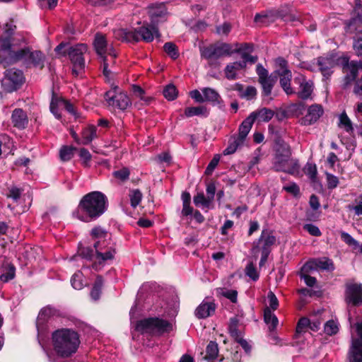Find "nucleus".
Here are the masks:
<instances>
[{"label": "nucleus", "instance_id": "nucleus-53", "mask_svg": "<svg viewBox=\"0 0 362 362\" xmlns=\"http://www.w3.org/2000/svg\"><path fill=\"white\" fill-rule=\"evenodd\" d=\"M305 173L309 177L310 180L314 181L317 176V168L315 164L307 163L305 167Z\"/></svg>", "mask_w": 362, "mask_h": 362}, {"label": "nucleus", "instance_id": "nucleus-7", "mask_svg": "<svg viewBox=\"0 0 362 362\" xmlns=\"http://www.w3.org/2000/svg\"><path fill=\"white\" fill-rule=\"evenodd\" d=\"M173 325L169 322L158 317H149L139 320L135 325V330L141 334L151 335L169 332Z\"/></svg>", "mask_w": 362, "mask_h": 362}, {"label": "nucleus", "instance_id": "nucleus-13", "mask_svg": "<svg viewBox=\"0 0 362 362\" xmlns=\"http://www.w3.org/2000/svg\"><path fill=\"white\" fill-rule=\"evenodd\" d=\"M105 100L110 105L122 110H126L131 105V100L126 93H116L115 90L107 91L105 93Z\"/></svg>", "mask_w": 362, "mask_h": 362}, {"label": "nucleus", "instance_id": "nucleus-32", "mask_svg": "<svg viewBox=\"0 0 362 362\" xmlns=\"http://www.w3.org/2000/svg\"><path fill=\"white\" fill-rule=\"evenodd\" d=\"M338 127L349 134H351L354 132L353 123L345 111L339 116Z\"/></svg>", "mask_w": 362, "mask_h": 362}, {"label": "nucleus", "instance_id": "nucleus-35", "mask_svg": "<svg viewBox=\"0 0 362 362\" xmlns=\"http://www.w3.org/2000/svg\"><path fill=\"white\" fill-rule=\"evenodd\" d=\"M259 240V242H263V246L262 249L269 250V247L274 244L276 238L268 231L263 230Z\"/></svg>", "mask_w": 362, "mask_h": 362}, {"label": "nucleus", "instance_id": "nucleus-19", "mask_svg": "<svg viewBox=\"0 0 362 362\" xmlns=\"http://www.w3.org/2000/svg\"><path fill=\"white\" fill-rule=\"evenodd\" d=\"M115 57L116 54L113 49L110 50L107 55L101 57L103 59V74L107 78H110L116 72L115 69L113 67L115 64Z\"/></svg>", "mask_w": 362, "mask_h": 362}, {"label": "nucleus", "instance_id": "nucleus-49", "mask_svg": "<svg viewBox=\"0 0 362 362\" xmlns=\"http://www.w3.org/2000/svg\"><path fill=\"white\" fill-rule=\"evenodd\" d=\"M76 151V148L69 146H63L59 152L60 158L63 161H68L71 159L74 156V151Z\"/></svg>", "mask_w": 362, "mask_h": 362}, {"label": "nucleus", "instance_id": "nucleus-22", "mask_svg": "<svg viewBox=\"0 0 362 362\" xmlns=\"http://www.w3.org/2000/svg\"><path fill=\"white\" fill-rule=\"evenodd\" d=\"M360 67V64L354 62L348 63L344 66L343 70L346 74L344 77L345 86L349 85L356 79Z\"/></svg>", "mask_w": 362, "mask_h": 362}, {"label": "nucleus", "instance_id": "nucleus-11", "mask_svg": "<svg viewBox=\"0 0 362 362\" xmlns=\"http://www.w3.org/2000/svg\"><path fill=\"white\" fill-rule=\"evenodd\" d=\"M358 338H352L349 351V362H362V322L356 324Z\"/></svg>", "mask_w": 362, "mask_h": 362}, {"label": "nucleus", "instance_id": "nucleus-64", "mask_svg": "<svg viewBox=\"0 0 362 362\" xmlns=\"http://www.w3.org/2000/svg\"><path fill=\"white\" fill-rule=\"evenodd\" d=\"M341 240L349 247H352L354 244H356V240L352 238L348 233L341 232Z\"/></svg>", "mask_w": 362, "mask_h": 362}, {"label": "nucleus", "instance_id": "nucleus-30", "mask_svg": "<svg viewBox=\"0 0 362 362\" xmlns=\"http://www.w3.org/2000/svg\"><path fill=\"white\" fill-rule=\"evenodd\" d=\"M280 76V85L287 95H291L294 93V90L291 86V81L292 78V74L291 71H286V73L279 74Z\"/></svg>", "mask_w": 362, "mask_h": 362}, {"label": "nucleus", "instance_id": "nucleus-10", "mask_svg": "<svg viewBox=\"0 0 362 362\" xmlns=\"http://www.w3.org/2000/svg\"><path fill=\"white\" fill-rule=\"evenodd\" d=\"M23 74L21 70L10 69L5 71L1 81L4 90L11 93L18 89L24 82Z\"/></svg>", "mask_w": 362, "mask_h": 362}, {"label": "nucleus", "instance_id": "nucleus-15", "mask_svg": "<svg viewBox=\"0 0 362 362\" xmlns=\"http://www.w3.org/2000/svg\"><path fill=\"white\" fill-rule=\"evenodd\" d=\"M339 59V57L334 53L317 59V64L324 76L329 77L331 75L332 69L338 64Z\"/></svg>", "mask_w": 362, "mask_h": 362}, {"label": "nucleus", "instance_id": "nucleus-25", "mask_svg": "<svg viewBox=\"0 0 362 362\" xmlns=\"http://www.w3.org/2000/svg\"><path fill=\"white\" fill-rule=\"evenodd\" d=\"M94 47L97 54L100 57L106 56L112 48L108 49L107 41L104 35L101 34H97L95 37Z\"/></svg>", "mask_w": 362, "mask_h": 362}, {"label": "nucleus", "instance_id": "nucleus-56", "mask_svg": "<svg viewBox=\"0 0 362 362\" xmlns=\"http://www.w3.org/2000/svg\"><path fill=\"white\" fill-rule=\"evenodd\" d=\"M245 273L247 276L251 278L253 281H257L259 279V274L252 263H250L247 265L245 268Z\"/></svg>", "mask_w": 362, "mask_h": 362}, {"label": "nucleus", "instance_id": "nucleus-28", "mask_svg": "<svg viewBox=\"0 0 362 362\" xmlns=\"http://www.w3.org/2000/svg\"><path fill=\"white\" fill-rule=\"evenodd\" d=\"M273 110L264 107L257 111L252 112L250 116L255 121L258 119L260 122H269L274 116Z\"/></svg>", "mask_w": 362, "mask_h": 362}, {"label": "nucleus", "instance_id": "nucleus-12", "mask_svg": "<svg viewBox=\"0 0 362 362\" xmlns=\"http://www.w3.org/2000/svg\"><path fill=\"white\" fill-rule=\"evenodd\" d=\"M257 74L259 77V82L262 87V93L264 95H269L272 88L276 82L277 77L276 75H268V71L264 67L259 64L257 65Z\"/></svg>", "mask_w": 362, "mask_h": 362}, {"label": "nucleus", "instance_id": "nucleus-44", "mask_svg": "<svg viewBox=\"0 0 362 362\" xmlns=\"http://www.w3.org/2000/svg\"><path fill=\"white\" fill-rule=\"evenodd\" d=\"M15 270L13 265L8 264L5 267L4 273L0 275V280L3 282H8L13 279L15 276Z\"/></svg>", "mask_w": 362, "mask_h": 362}, {"label": "nucleus", "instance_id": "nucleus-62", "mask_svg": "<svg viewBox=\"0 0 362 362\" xmlns=\"http://www.w3.org/2000/svg\"><path fill=\"white\" fill-rule=\"evenodd\" d=\"M231 25L224 23L223 25L216 27V33L220 35H228L230 32Z\"/></svg>", "mask_w": 362, "mask_h": 362}, {"label": "nucleus", "instance_id": "nucleus-45", "mask_svg": "<svg viewBox=\"0 0 362 362\" xmlns=\"http://www.w3.org/2000/svg\"><path fill=\"white\" fill-rule=\"evenodd\" d=\"M238 320L235 318H231L228 325L229 332L231 337L235 340L241 337V333L238 329Z\"/></svg>", "mask_w": 362, "mask_h": 362}, {"label": "nucleus", "instance_id": "nucleus-52", "mask_svg": "<svg viewBox=\"0 0 362 362\" xmlns=\"http://www.w3.org/2000/svg\"><path fill=\"white\" fill-rule=\"evenodd\" d=\"M313 271H316L315 264H314L313 260L311 259L307 262L301 268L299 275H309Z\"/></svg>", "mask_w": 362, "mask_h": 362}, {"label": "nucleus", "instance_id": "nucleus-34", "mask_svg": "<svg viewBox=\"0 0 362 362\" xmlns=\"http://www.w3.org/2000/svg\"><path fill=\"white\" fill-rule=\"evenodd\" d=\"M202 91L204 95V101L219 102L221 96L216 90L211 88H204Z\"/></svg>", "mask_w": 362, "mask_h": 362}, {"label": "nucleus", "instance_id": "nucleus-26", "mask_svg": "<svg viewBox=\"0 0 362 362\" xmlns=\"http://www.w3.org/2000/svg\"><path fill=\"white\" fill-rule=\"evenodd\" d=\"M245 67V62H235L228 64L224 70L226 77L228 80H235L237 78V72Z\"/></svg>", "mask_w": 362, "mask_h": 362}, {"label": "nucleus", "instance_id": "nucleus-50", "mask_svg": "<svg viewBox=\"0 0 362 362\" xmlns=\"http://www.w3.org/2000/svg\"><path fill=\"white\" fill-rule=\"evenodd\" d=\"M163 95L168 100H173L177 96V91L175 86L168 85L163 90Z\"/></svg>", "mask_w": 362, "mask_h": 362}, {"label": "nucleus", "instance_id": "nucleus-54", "mask_svg": "<svg viewBox=\"0 0 362 362\" xmlns=\"http://www.w3.org/2000/svg\"><path fill=\"white\" fill-rule=\"evenodd\" d=\"M132 90L133 94L139 98L141 100L144 101L145 103H147L148 99L144 96V90L141 88L139 86L133 85L132 87Z\"/></svg>", "mask_w": 362, "mask_h": 362}, {"label": "nucleus", "instance_id": "nucleus-61", "mask_svg": "<svg viewBox=\"0 0 362 362\" xmlns=\"http://www.w3.org/2000/svg\"><path fill=\"white\" fill-rule=\"evenodd\" d=\"M303 228L308 231L310 235H313V236H320L321 235V232L319 229V228L313 224H311V223H309V224H305L304 226H303Z\"/></svg>", "mask_w": 362, "mask_h": 362}, {"label": "nucleus", "instance_id": "nucleus-17", "mask_svg": "<svg viewBox=\"0 0 362 362\" xmlns=\"http://www.w3.org/2000/svg\"><path fill=\"white\" fill-rule=\"evenodd\" d=\"M346 298L348 303L358 306L362 304V286L352 284L347 287Z\"/></svg>", "mask_w": 362, "mask_h": 362}, {"label": "nucleus", "instance_id": "nucleus-1", "mask_svg": "<svg viewBox=\"0 0 362 362\" xmlns=\"http://www.w3.org/2000/svg\"><path fill=\"white\" fill-rule=\"evenodd\" d=\"M16 29L13 22L6 23L4 28V33L0 36V64L6 67L23 61L26 64H33L35 66L42 65L44 55L40 51L32 52L28 47L18 48L21 43H25V37H12Z\"/></svg>", "mask_w": 362, "mask_h": 362}, {"label": "nucleus", "instance_id": "nucleus-21", "mask_svg": "<svg viewBox=\"0 0 362 362\" xmlns=\"http://www.w3.org/2000/svg\"><path fill=\"white\" fill-rule=\"evenodd\" d=\"M55 105H57L63 109H65L67 112L74 115H76V112L73 105L70 103L69 101L64 100L62 98L52 99L50 103V111L57 119H59L61 117V115L57 111H55Z\"/></svg>", "mask_w": 362, "mask_h": 362}, {"label": "nucleus", "instance_id": "nucleus-37", "mask_svg": "<svg viewBox=\"0 0 362 362\" xmlns=\"http://www.w3.org/2000/svg\"><path fill=\"white\" fill-rule=\"evenodd\" d=\"M193 201L195 206L204 208H209L211 204V200H209V198L205 197L203 192L197 193L194 197Z\"/></svg>", "mask_w": 362, "mask_h": 362}, {"label": "nucleus", "instance_id": "nucleus-3", "mask_svg": "<svg viewBox=\"0 0 362 362\" xmlns=\"http://www.w3.org/2000/svg\"><path fill=\"white\" fill-rule=\"evenodd\" d=\"M106 209V196L100 192L95 191L83 197L75 215L79 220L89 222L100 216Z\"/></svg>", "mask_w": 362, "mask_h": 362}, {"label": "nucleus", "instance_id": "nucleus-6", "mask_svg": "<svg viewBox=\"0 0 362 362\" xmlns=\"http://www.w3.org/2000/svg\"><path fill=\"white\" fill-rule=\"evenodd\" d=\"M273 168L276 171L297 175L300 173L298 160L291 157L290 146L286 144H279L273 160Z\"/></svg>", "mask_w": 362, "mask_h": 362}, {"label": "nucleus", "instance_id": "nucleus-5", "mask_svg": "<svg viewBox=\"0 0 362 362\" xmlns=\"http://www.w3.org/2000/svg\"><path fill=\"white\" fill-rule=\"evenodd\" d=\"M114 36L116 39L127 42H137L143 40L146 42H152L155 37L160 36L156 25L151 23V25H143L139 28L130 30L118 28L114 30Z\"/></svg>", "mask_w": 362, "mask_h": 362}, {"label": "nucleus", "instance_id": "nucleus-23", "mask_svg": "<svg viewBox=\"0 0 362 362\" xmlns=\"http://www.w3.org/2000/svg\"><path fill=\"white\" fill-rule=\"evenodd\" d=\"M12 122L14 127L18 129H24L28 123L26 113L20 108L15 109L11 116Z\"/></svg>", "mask_w": 362, "mask_h": 362}, {"label": "nucleus", "instance_id": "nucleus-42", "mask_svg": "<svg viewBox=\"0 0 362 362\" xmlns=\"http://www.w3.org/2000/svg\"><path fill=\"white\" fill-rule=\"evenodd\" d=\"M243 144V141H240L238 137L233 138L230 140L229 145L224 150V155H230L235 152L238 146Z\"/></svg>", "mask_w": 362, "mask_h": 362}, {"label": "nucleus", "instance_id": "nucleus-4", "mask_svg": "<svg viewBox=\"0 0 362 362\" xmlns=\"http://www.w3.org/2000/svg\"><path fill=\"white\" fill-rule=\"evenodd\" d=\"M53 349L61 358H68L74 354L80 344L78 334L71 329L62 328L52 334Z\"/></svg>", "mask_w": 362, "mask_h": 362}, {"label": "nucleus", "instance_id": "nucleus-16", "mask_svg": "<svg viewBox=\"0 0 362 362\" xmlns=\"http://www.w3.org/2000/svg\"><path fill=\"white\" fill-rule=\"evenodd\" d=\"M148 13L151 18V23L157 25L159 23L167 19V8L163 4H153L148 7Z\"/></svg>", "mask_w": 362, "mask_h": 362}, {"label": "nucleus", "instance_id": "nucleus-27", "mask_svg": "<svg viewBox=\"0 0 362 362\" xmlns=\"http://www.w3.org/2000/svg\"><path fill=\"white\" fill-rule=\"evenodd\" d=\"M354 11L357 13L358 17L352 18L349 23V28L350 30H354L355 31L361 32V28H358L356 25L358 22L362 23V0L355 1Z\"/></svg>", "mask_w": 362, "mask_h": 362}, {"label": "nucleus", "instance_id": "nucleus-63", "mask_svg": "<svg viewBox=\"0 0 362 362\" xmlns=\"http://www.w3.org/2000/svg\"><path fill=\"white\" fill-rule=\"evenodd\" d=\"M257 95V90L253 86H248L245 90L241 93V97L245 98L247 100L252 99Z\"/></svg>", "mask_w": 362, "mask_h": 362}, {"label": "nucleus", "instance_id": "nucleus-47", "mask_svg": "<svg viewBox=\"0 0 362 362\" xmlns=\"http://www.w3.org/2000/svg\"><path fill=\"white\" fill-rule=\"evenodd\" d=\"M165 52L173 59L179 57V52L177 46L173 42H166L163 45Z\"/></svg>", "mask_w": 362, "mask_h": 362}, {"label": "nucleus", "instance_id": "nucleus-9", "mask_svg": "<svg viewBox=\"0 0 362 362\" xmlns=\"http://www.w3.org/2000/svg\"><path fill=\"white\" fill-rule=\"evenodd\" d=\"M233 45L221 42L211 45L201 49V56L208 60L218 59L223 56H230L233 52Z\"/></svg>", "mask_w": 362, "mask_h": 362}, {"label": "nucleus", "instance_id": "nucleus-51", "mask_svg": "<svg viewBox=\"0 0 362 362\" xmlns=\"http://www.w3.org/2000/svg\"><path fill=\"white\" fill-rule=\"evenodd\" d=\"M310 320L307 317H302L299 320L296 326V336L306 332L309 327Z\"/></svg>", "mask_w": 362, "mask_h": 362}, {"label": "nucleus", "instance_id": "nucleus-58", "mask_svg": "<svg viewBox=\"0 0 362 362\" xmlns=\"http://www.w3.org/2000/svg\"><path fill=\"white\" fill-rule=\"evenodd\" d=\"M276 64L279 67V69L276 70V74H284L286 73V71H290L288 69V62L282 57H279L276 59Z\"/></svg>", "mask_w": 362, "mask_h": 362}, {"label": "nucleus", "instance_id": "nucleus-39", "mask_svg": "<svg viewBox=\"0 0 362 362\" xmlns=\"http://www.w3.org/2000/svg\"><path fill=\"white\" fill-rule=\"evenodd\" d=\"M339 331V323L334 320H328L324 326V332L327 335H334L336 334Z\"/></svg>", "mask_w": 362, "mask_h": 362}, {"label": "nucleus", "instance_id": "nucleus-31", "mask_svg": "<svg viewBox=\"0 0 362 362\" xmlns=\"http://www.w3.org/2000/svg\"><path fill=\"white\" fill-rule=\"evenodd\" d=\"M253 118L250 115L242 122L239 127V134L238 138L240 139V141L245 140L248 133L250 132L252 124L254 123Z\"/></svg>", "mask_w": 362, "mask_h": 362}, {"label": "nucleus", "instance_id": "nucleus-59", "mask_svg": "<svg viewBox=\"0 0 362 362\" xmlns=\"http://www.w3.org/2000/svg\"><path fill=\"white\" fill-rule=\"evenodd\" d=\"M219 160H220V156L215 155L206 168L205 174L206 175H210L212 174L214 170L218 165Z\"/></svg>", "mask_w": 362, "mask_h": 362}, {"label": "nucleus", "instance_id": "nucleus-38", "mask_svg": "<svg viewBox=\"0 0 362 362\" xmlns=\"http://www.w3.org/2000/svg\"><path fill=\"white\" fill-rule=\"evenodd\" d=\"M206 354L205 358L206 359H208V360L215 359L217 357L218 354V344L216 342L211 341L206 346Z\"/></svg>", "mask_w": 362, "mask_h": 362}, {"label": "nucleus", "instance_id": "nucleus-55", "mask_svg": "<svg viewBox=\"0 0 362 362\" xmlns=\"http://www.w3.org/2000/svg\"><path fill=\"white\" fill-rule=\"evenodd\" d=\"M113 175L115 178H117L121 181H125L129 177V170L127 168H123L118 170L114 171Z\"/></svg>", "mask_w": 362, "mask_h": 362}, {"label": "nucleus", "instance_id": "nucleus-46", "mask_svg": "<svg viewBox=\"0 0 362 362\" xmlns=\"http://www.w3.org/2000/svg\"><path fill=\"white\" fill-rule=\"evenodd\" d=\"M217 293L220 296H222L229 299L233 303H235L237 301L238 293L235 290H229V289H226V288H218L217 290Z\"/></svg>", "mask_w": 362, "mask_h": 362}, {"label": "nucleus", "instance_id": "nucleus-43", "mask_svg": "<svg viewBox=\"0 0 362 362\" xmlns=\"http://www.w3.org/2000/svg\"><path fill=\"white\" fill-rule=\"evenodd\" d=\"M305 104L303 103H293L288 107V111L296 117L303 115L305 111Z\"/></svg>", "mask_w": 362, "mask_h": 362}, {"label": "nucleus", "instance_id": "nucleus-2", "mask_svg": "<svg viewBox=\"0 0 362 362\" xmlns=\"http://www.w3.org/2000/svg\"><path fill=\"white\" fill-rule=\"evenodd\" d=\"M92 244L90 246L79 250L80 255L93 262V267L98 269L108 260L114 258L115 250L109 245L107 240V233L101 228L97 227L91 230Z\"/></svg>", "mask_w": 362, "mask_h": 362}, {"label": "nucleus", "instance_id": "nucleus-36", "mask_svg": "<svg viewBox=\"0 0 362 362\" xmlns=\"http://www.w3.org/2000/svg\"><path fill=\"white\" fill-rule=\"evenodd\" d=\"M207 113L206 107L204 106L189 107L185 110V115L187 117L193 116L206 115Z\"/></svg>", "mask_w": 362, "mask_h": 362}, {"label": "nucleus", "instance_id": "nucleus-41", "mask_svg": "<svg viewBox=\"0 0 362 362\" xmlns=\"http://www.w3.org/2000/svg\"><path fill=\"white\" fill-rule=\"evenodd\" d=\"M131 206L133 208H136L141 202L142 199V193L139 189H132L129 194Z\"/></svg>", "mask_w": 362, "mask_h": 362}, {"label": "nucleus", "instance_id": "nucleus-57", "mask_svg": "<svg viewBox=\"0 0 362 362\" xmlns=\"http://www.w3.org/2000/svg\"><path fill=\"white\" fill-rule=\"evenodd\" d=\"M267 300L271 310H276L279 307V300L272 291H269L267 294Z\"/></svg>", "mask_w": 362, "mask_h": 362}, {"label": "nucleus", "instance_id": "nucleus-48", "mask_svg": "<svg viewBox=\"0 0 362 362\" xmlns=\"http://www.w3.org/2000/svg\"><path fill=\"white\" fill-rule=\"evenodd\" d=\"M71 283L74 288L81 289L83 287V274L81 272H76L71 277Z\"/></svg>", "mask_w": 362, "mask_h": 362}, {"label": "nucleus", "instance_id": "nucleus-24", "mask_svg": "<svg viewBox=\"0 0 362 362\" xmlns=\"http://www.w3.org/2000/svg\"><path fill=\"white\" fill-rule=\"evenodd\" d=\"M59 315V312L58 310L49 305L46 306L41 309L39 313L37 320V325L38 326L39 325H42L49 318Z\"/></svg>", "mask_w": 362, "mask_h": 362}, {"label": "nucleus", "instance_id": "nucleus-8", "mask_svg": "<svg viewBox=\"0 0 362 362\" xmlns=\"http://www.w3.org/2000/svg\"><path fill=\"white\" fill-rule=\"evenodd\" d=\"M87 52V46L85 44H78L69 47L63 54H68L73 64L72 72L75 76H78L85 67V60L83 54Z\"/></svg>", "mask_w": 362, "mask_h": 362}, {"label": "nucleus", "instance_id": "nucleus-20", "mask_svg": "<svg viewBox=\"0 0 362 362\" xmlns=\"http://www.w3.org/2000/svg\"><path fill=\"white\" fill-rule=\"evenodd\" d=\"M216 310V304L214 301L204 300L195 310V315L199 319L206 318L213 315Z\"/></svg>", "mask_w": 362, "mask_h": 362}, {"label": "nucleus", "instance_id": "nucleus-29", "mask_svg": "<svg viewBox=\"0 0 362 362\" xmlns=\"http://www.w3.org/2000/svg\"><path fill=\"white\" fill-rule=\"evenodd\" d=\"M81 136V144L83 145L89 144L93 139L98 137L96 127L94 125L88 126L83 130Z\"/></svg>", "mask_w": 362, "mask_h": 362}, {"label": "nucleus", "instance_id": "nucleus-18", "mask_svg": "<svg viewBox=\"0 0 362 362\" xmlns=\"http://www.w3.org/2000/svg\"><path fill=\"white\" fill-rule=\"evenodd\" d=\"M323 109L320 105H312L308 109V112L305 117H302L300 123L302 125H310L315 123L322 115Z\"/></svg>", "mask_w": 362, "mask_h": 362}, {"label": "nucleus", "instance_id": "nucleus-14", "mask_svg": "<svg viewBox=\"0 0 362 362\" xmlns=\"http://www.w3.org/2000/svg\"><path fill=\"white\" fill-rule=\"evenodd\" d=\"M294 82L298 85L297 95L302 100L310 98L313 92L314 84L311 80H308L301 74H298L294 78Z\"/></svg>", "mask_w": 362, "mask_h": 362}, {"label": "nucleus", "instance_id": "nucleus-40", "mask_svg": "<svg viewBox=\"0 0 362 362\" xmlns=\"http://www.w3.org/2000/svg\"><path fill=\"white\" fill-rule=\"evenodd\" d=\"M313 260L314 264H315L316 270H317L318 269L327 270L333 269V263L332 260H330L328 258L325 257L322 259H314Z\"/></svg>", "mask_w": 362, "mask_h": 362}, {"label": "nucleus", "instance_id": "nucleus-60", "mask_svg": "<svg viewBox=\"0 0 362 362\" xmlns=\"http://www.w3.org/2000/svg\"><path fill=\"white\" fill-rule=\"evenodd\" d=\"M326 180L327 182L328 189H334L339 184L338 177L331 173H326Z\"/></svg>", "mask_w": 362, "mask_h": 362}, {"label": "nucleus", "instance_id": "nucleus-33", "mask_svg": "<svg viewBox=\"0 0 362 362\" xmlns=\"http://www.w3.org/2000/svg\"><path fill=\"white\" fill-rule=\"evenodd\" d=\"M264 320L267 325H269L270 330L276 329L279 320L276 316L273 313L269 308H266L264 311Z\"/></svg>", "mask_w": 362, "mask_h": 362}]
</instances>
